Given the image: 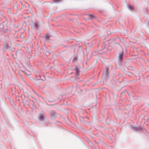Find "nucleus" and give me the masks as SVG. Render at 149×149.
<instances>
[{"label": "nucleus", "mask_w": 149, "mask_h": 149, "mask_svg": "<svg viewBox=\"0 0 149 149\" xmlns=\"http://www.w3.org/2000/svg\"><path fill=\"white\" fill-rule=\"evenodd\" d=\"M8 30L7 26H3V24H0V32L3 33H6L8 32Z\"/></svg>", "instance_id": "1"}, {"label": "nucleus", "mask_w": 149, "mask_h": 149, "mask_svg": "<svg viewBox=\"0 0 149 149\" xmlns=\"http://www.w3.org/2000/svg\"><path fill=\"white\" fill-rule=\"evenodd\" d=\"M123 52L122 53L119 54V55L118 57V64L120 65L122 63L123 59Z\"/></svg>", "instance_id": "2"}, {"label": "nucleus", "mask_w": 149, "mask_h": 149, "mask_svg": "<svg viewBox=\"0 0 149 149\" xmlns=\"http://www.w3.org/2000/svg\"><path fill=\"white\" fill-rule=\"evenodd\" d=\"M57 113L54 111L53 110L51 111L50 117L52 120H54L55 119Z\"/></svg>", "instance_id": "3"}, {"label": "nucleus", "mask_w": 149, "mask_h": 149, "mask_svg": "<svg viewBox=\"0 0 149 149\" xmlns=\"http://www.w3.org/2000/svg\"><path fill=\"white\" fill-rule=\"evenodd\" d=\"M130 128L135 131H138L142 129L141 127H136L133 125H130Z\"/></svg>", "instance_id": "4"}, {"label": "nucleus", "mask_w": 149, "mask_h": 149, "mask_svg": "<svg viewBox=\"0 0 149 149\" xmlns=\"http://www.w3.org/2000/svg\"><path fill=\"white\" fill-rule=\"evenodd\" d=\"M109 68L107 67H106L105 69L104 70L103 72V75L104 76L106 77L108 75L109 72H108Z\"/></svg>", "instance_id": "5"}, {"label": "nucleus", "mask_w": 149, "mask_h": 149, "mask_svg": "<svg viewBox=\"0 0 149 149\" xmlns=\"http://www.w3.org/2000/svg\"><path fill=\"white\" fill-rule=\"evenodd\" d=\"M74 70L76 72V74L75 75V76L76 77H77L79 75L80 72L79 69V68L78 67L76 66L75 68L74 69Z\"/></svg>", "instance_id": "6"}, {"label": "nucleus", "mask_w": 149, "mask_h": 149, "mask_svg": "<svg viewBox=\"0 0 149 149\" xmlns=\"http://www.w3.org/2000/svg\"><path fill=\"white\" fill-rule=\"evenodd\" d=\"M39 26V24L38 22H36L35 23L33 26V28L35 29H37Z\"/></svg>", "instance_id": "7"}, {"label": "nucleus", "mask_w": 149, "mask_h": 149, "mask_svg": "<svg viewBox=\"0 0 149 149\" xmlns=\"http://www.w3.org/2000/svg\"><path fill=\"white\" fill-rule=\"evenodd\" d=\"M10 47L7 44H4V48L6 49H10Z\"/></svg>", "instance_id": "8"}, {"label": "nucleus", "mask_w": 149, "mask_h": 149, "mask_svg": "<svg viewBox=\"0 0 149 149\" xmlns=\"http://www.w3.org/2000/svg\"><path fill=\"white\" fill-rule=\"evenodd\" d=\"M39 119L40 120H42L45 118V117L43 115L40 114L39 116Z\"/></svg>", "instance_id": "9"}, {"label": "nucleus", "mask_w": 149, "mask_h": 149, "mask_svg": "<svg viewBox=\"0 0 149 149\" xmlns=\"http://www.w3.org/2000/svg\"><path fill=\"white\" fill-rule=\"evenodd\" d=\"M90 19H93L96 18V17L92 14H90L89 15Z\"/></svg>", "instance_id": "10"}, {"label": "nucleus", "mask_w": 149, "mask_h": 149, "mask_svg": "<svg viewBox=\"0 0 149 149\" xmlns=\"http://www.w3.org/2000/svg\"><path fill=\"white\" fill-rule=\"evenodd\" d=\"M88 44H86V49H87V48H88V49H90L92 47V45H88Z\"/></svg>", "instance_id": "11"}, {"label": "nucleus", "mask_w": 149, "mask_h": 149, "mask_svg": "<svg viewBox=\"0 0 149 149\" xmlns=\"http://www.w3.org/2000/svg\"><path fill=\"white\" fill-rule=\"evenodd\" d=\"M128 7L129 9L130 10H132L134 9L133 7L130 5H128Z\"/></svg>", "instance_id": "12"}, {"label": "nucleus", "mask_w": 149, "mask_h": 149, "mask_svg": "<svg viewBox=\"0 0 149 149\" xmlns=\"http://www.w3.org/2000/svg\"><path fill=\"white\" fill-rule=\"evenodd\" d=\"M88 142L89 143V144L91 146V147L93 148L94 146L92 142L90 141H89Z\"/></svg>", "instance_id": "13"}, {"label": "nucleus", "mask_w": 149, "mask_h": 149, "mask_svg": "<svg viewBox=\"0 0 149 149\" xmlns=\"http://www.w3.org/2000/svg\"><path fill=\"white\" fill-rule=\"evenodd\" d=\"M61 1L60 0H54V3H58L59 2H61Z\"/></svg>", "instance_id": "14"}, {"label": "nucleus", "mask_w": 149, "mask_h": 149, "mask_svg": "<svg viewBox=\"0 0 149 149\" xmlns=\"http://www.w3.org/2000/svg\"><path fill=\"white\" fill-rule=\"evenodd\" d=\"M50 37V36L48 34H47L46 35V39H48Z\"/></svg>", "instance_id": "15"}, {"label": "nucleus", "mask_w": 149, "mask_h": 149, "mask_svg": "<svg viewBox=\"0 0 149 149\" xmlns=\"http://www.w3.org/2000/svg\"><path fill=\"white\" fill-rule=\"evenodd\" d=\"M80 120L81 121H83L84 119V118L83 117H80Z\"/></svg>", "instance_id": "16"}, {"label": "nucleus", "mask_w": 149, "mask_h": 149, "mask_svg": "<svg viewBox=\"0 0 149 149\" xmlns=\"http://www.w3.org/2000/svg\"><path fill=\"white\" fill-rule=\"evenodd\" d=\"M43 80L41 79H38L37 80V81L38 83H40Z\"/></svg>", "instance_id": "17"}, {"label": "nucleus", "mask_w": 149, "mask_h": 149, "mask_svg": "<svg viewBox=\"0 0 149 149\" xmlns=\"http://www.w3.org/2000/svg\"><path fill=\"white\" fill-rule=\"evenodd\" d=\"M50 54V52L49 51H46V52L45 53V54L46 55H49Z\"/></svg>", "instance_id": "18"}, {"label": "nucleus", "mask_w": 149, "mask_h": 149, "mask_svg": "<svg viewBox=\"0 0 149 149\" xmlns=\"http://www.w3.org/2000/svg\"><path fill=\"white\" fill-rule=\"evenodd\" d=\"M77 57H75L74 58V59H73V61L74 62V61H77Z\"/></svg>", "instance_id": "19"}, {"label": "nucleus", "mask_w": 149, "mask_h": 149, "mask_svg": "<svg viewBox=\"0 0 149 149\" xmlns=\"http://www.w3.org/2000/svg\"><path fill=\"white\" fill-rule=\"evenodd\" d=\"M116 44H117V45H119L120 46H120V44H119L118 43H116Z\"/></svg>", "instance_id": "20"}, {"label": "nucleus", "mask_w": 149, "mask_h": 149, "mask_svg": "<svg viewBox=\"0 0 149 149\" xmlns=\"http://www.w3.org/2000/svg\"><path fill=\"white\" fill-rule=\"evenodd\" d=\"M33 91L36 94H37V93H36V92L34 90H33Z\"/></svg>", "instance_id": "21"}, {"label": "nucleus", "mask_w": 149, "mask_h": 149, "mask_svg": "<svg viewBox=\"0 0 149 149\" xmlns=\"http://www.w3.org/2000/svg\"><path fill=\"white\" fill-rule=\"evenodd\" d=\"M15 7H16L17 8V6H16V5H15Z\"/></svg>", "instance_id": "22"}, {"label": "nucleus", "mask_w": 149, "mask_h": 149, "mask_svg": "<svg viewBox=\"0 0 149 149\" xmlns=\"http://www.w3.org/2000/svg\"><path fill=\"white\" fill-rule=\"evenodd\" d=\"M57 122L60 123H61L60 121H57Z\"/></svg>", "instance_id": "23"}, {"label": "nucleus", "mask_w": 149, "mask_h": 149, "mask_svg": "<svg viewBox=\"0 0 149 149\" xmlns=\"http://www.w3.org/2000/svg\"><path fill=\"white\" fill-rule=\"evenodd\" d=\"M72 73H73V72H71V74H72Z\"/></svg>", "instance_id": "24"}, {"label": "nucleus", "mask_w": 149, "mask_h": 149, "mask_svg": "<svg viewBox=\"0 0 149 149\" xmlns=\"http://www.w3.org/2000/svg\"><path fill=\"white\" fill-rule=\"evenodd\" d=\"M23 72L25 73L24 71H23Z\"/></svg>", "instance_id": "25"}, {"label": "nucleus", "mask_w": 149, "mask_h": 149, "mask_svg": "<svg viewBox=\"0 0 149 149\" xmlns=\"http://www.w3.org/2000/svg\"><path fill=\"white\" fill-rule=\"evenodd\" d=\"M37 95H38L37 93V94H36Z\"/></svg>", "instance_id": "26"}, {"label": "nucleus", "mask_w": 149, "mask_h": 149, "mask_svg": "<svg viewBox=\"0 0 149 149\" xmlns=\"http://www.w3.org/2000/svg\"><path fill=\"white\" fill-rule=\"evenodd\" d=\"M37 95H38L37 93V94H36Z\"/></svg>", "instance_id": "27"}]
</instances>
